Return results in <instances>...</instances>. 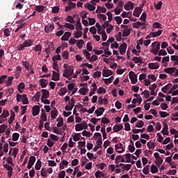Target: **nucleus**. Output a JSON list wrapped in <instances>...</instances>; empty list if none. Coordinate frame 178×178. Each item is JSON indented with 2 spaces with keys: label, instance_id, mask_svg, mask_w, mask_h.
<instances>
[{
  "label": "nucleus",
  "instance_id": "37",
  "mask_svg": "<svg viewBox=\"0 0 178 178\" xmlns=\"http://www.w3.org/2000/svg\"><path fill=\"white\" fill-rule=\"evenodd\" d=\"M133 15L134 16H135V17H140V15H141V12L140 11V9L138 8H136Z\"/></svg>",
  "mask_w": 178,
  "mask_h": 178
},
{
  "label": "nucleus",
  "instance_id": "47",
  "mask_svg": "<svg viewBox=\"0 0 178 178\" xmlns=\"http://www.w3.org/2000/svg\"><path fill=\"white\" fill-rule=\"evenodd\" d=\"M35 169L36 170H40V169H41V160L40 159L38 160L35 165Z\"/></svg>",
  "mask_w": 178,
  "mask_h": 178
},
{
  "label": "nucleus",
  "instance_id": "15",
  "mask_svg": "<svg viewBox=\"0 0 178 178\" xmlns=\"http://www.w3.org/2000/svg\"><path fill=\"white\" fill-rule=\"evenodd\" d=\"M41 92H42V99H45L46 98H49V91L46 89H42Z\"/></svg>",
  "mask_w": 178,
  "mask_h": 178
},
{
  "label": "nucleus",
  "instance_id": "5",
  "mask_svg": "<svg viewBox=\"0 0 178 178\" xmlns=\"http://www.w3.org/2000/svg\"><path fill=\"white\" fill-rule=\"evenodd\" d=\"M55 29V26H54V24H48L44 27V31L47 33V34H49V33H51V31H54V29Z\"/></svg>",
  "mask_w": 178,
  "mask_h": 178
},
{
  "label": "nucleus",
  "instance_id": "1",
  "mask_svg": "<svg viewBox=\"0 0 178 178\" xmlns=\"http://www.w3.org/2000/svg\"><path fill=\"white\" fill-rule=\"evenodd\" d=\"M74 73V70H73V67H69L68 69H65L64 70V72L63 74V76L64 77H66L67 79L70 77Z\"/></svg>",
  "mask_w": 178,
  "mask_h": 178
},
{
  "label": "nucleus",
  "instance_id": "19",
  "mask_svg": "<svg viewBox=\"0 0 178 178\" xmlns=\"http://www.w3.org/2000/svg\"><path fill=\"white\" fill-rule=\"evenodd\" d=\"M104 112H105V108L100 107L95 111V113H96L97 116H102Z\"/></svg>",
  "mask_w": 178,
  "mask_h": 178
},
{
  "label": "nucleus",
  "instance_id": "55",
  "mask_svg": "<svg viewBox=\"0 0 178 178\" xmlns=\"http://www.w3.org/2000/svg\"><path fill=\"white\" fill-rule=\"evenodd\" d=\"M8 116H9V111H8V110H3V113L1 114V118H3V119H5L8 118Z\"/></svg>",
  "mask_w": 178,
  "mask_h": 178
},
{
  "label": "nucleus",
  "instance_id": "12",
  "mask_svg": "<svg viewBox=\"0 0 178 178\" xmlns=\"http://www.w3.org/2000/svg\"><path fill=\"white\" fill-rule=\"evenodd\" d=\"M22 44H24V47H25V48L28 47H32L33 44H34V40L31 39H28L26 40H24Z\"/></svg>",
  "mask_w": 178,
  "mask_h": 178
},
{
  "label": "nucleus",
  "instance_id": "59",
  "mask_svg": "<svg viewBox=\"0 0 178 178\" xmlns=\"http://www.w3.org/2000/svg\"><path fill=\"white\" fill-rule=\"evenodd\" d=\"M81 136V134L79 133L75 134L74 136H73L74 141H79V140H80Z\"/></svg>",
  "mask_w": 178,
  "mask_h": 178
},
{
  "label": "nucleus",
  "instance_id": "44",
  "mask_svg": "<svg viewBox=\"0 0 178 178\" xmlns=\"http://www.w3.org/2000/svg\"><path fill=\"white\" fill-rule=\"evenodd\" d=\"M40 175L42 177H48V172H47V170H45L44 168H42V170L40 171Z\"/></svg>",
  "mask_w": 178,
  "mask_h": 178
},
{
  "label": "nucleus",
  "instance_id": "4",
  "mask_svg": "<svg viewBox=\"0 0 178 178\" xmlns=\"http://www.w3.org/2000/svg\"><path fill=\"white\" fill-rule=\"evenodd\" d=\"M95 137H99V139L97 140L96 144L97 147L102 146V135L99 132H96L94 134Z\"/></svg>",
  "mask_w": 178,
  "mask_h": 178
},
{
  "label": "nucleus",
  "instance_id": "42",
  "mask_svg": "<svg viewBox=\"0 0 178 178\" xmlns=\"http://www.w3.org/2000/svg\"><path fill=\"white\" fill-rule=\"evenodd\" d=\"M114 79H115V77L113 76H112L108 79H104L105 84H111V83H112V81H113Z\"/></svg>",
  "mask_w": 178,
  "mask_h": 178
},
{
  "label": "nucleus",
  "instance_id": "62",
  "mask_svg": "<svg viewBox=\"0 0 178 178\" xmlns=\"http://www.w3.org/2000/svg\"><path fill=\"white\" fill-rule=\"evenodd\" d=\"M153 28L154 29H162V24L159 22H154L153 23Z\"/></svg>",
  "mask_w": 178,
  "mask_h": 178
},
{
  "label": "nucleus",
  "instance_id": "45",
  "mask_svg": "<svg viewBox=\"0 0 178 178\" xmlns=\"http://www.w3.org/2000/svg\"><path fill=\"white\" fill-rule=\"evenodd\" d=\"M74 34V38H80V37L83 35V32L81 31H75Z\"/></svg>",
  "mask_w": 178,
  "mask_h": 178
},
{
  "label": "nucleus",
  "instance_id": "14",
  "mask_svg": "<svg viewBox=\"0 0 178 178\" xmlns=\"http://www.w3.org/2000/svg\"><path fill=\"white\" fill-rule=\"evenodd\" d=\"M113 130V133H118L120 131V130H123V124H116L115 125H114Z\"/></svg>",
  "mask_w": 178,
  "mask_h": 178
},
{
  "label": "nucleus",
  "instance_id": "31",
  "mask_svg": "<svg viewBox=\"0 0 178 178\" xmlns=\"http://www.w3.org/2000/svg\"><path fill=\"white\" fill-rule=\"evenodd\" d=\"M44 10H45V6H36L35 7V10H36V12H38L39 13H41V12H42Z\"/></svg>",
  "mask_w": 178,
  "mask_h": 178
},
{
  "label": "nucleus",
  "instance_id": "7",
  "mask_svg": "<svg viewBox=\"0 0 178 178\" xmlns=\"http://www.w3.org/2000/svg\"><path fill=\"white\" fill-rule=\"evenodd\" d=\"M115 150L118 154H122V152H124V148H123V144L118 143L115 145Z\"/></svg>",
  "mask_w": 178,
  "mask_h": 178
},
{
  "label": "nucleus",
  "instance_id": "33",
  "mask_svg": "<svg viewBox=\"0 0 178 178\" xmlns=\"http://www.w3.org/2000/svg\"><path fill=\"white\" fill-rule=\"evenodd\" d=\"M171 86H172V83H168V84L165 85L164 87H163L161 88L162 92H164V94H166V92H168V90H169V88H170Z\"/></svg>",
  "mask_w": 178,
  "mask_h": 178
},
{
  "label": "nucleus",
  "instance_id": "27",
  "mask_svg": "<svg viewBox=\"0 0 178 178\" xmlns=\"http://www.w3.org/2000/svg\"><path fill=\"white\" fill-rule=\"evenodd\" d=\"M99 103L100 105H108V99L102 98L101 97H99Z\"/></svg>",
  "mask_w": 178,
  "mask_h": 178
},
{
  "label": "nucleus",
  "instance_id": "22",
  "mask_svg": "<svg viewBox=\"0 0 178 178\" xmlns=\"http://www.w3.org/2000/svg\"><path fill=\"white\" fill-rule=\"evenodd\" d=\"M153 49L156 51H159L161 49V44L159 42H154L152 44Z\"/></svg>",
  "mask_w": 178,
  "mask_h": 178
},
{
  "label": "nucleus",
  "instance_id": "18",
  "mask_svg": "<svg viewBox=\"0 0 178 178\" xmlns=\"http://www.w3.org/2000/svg\"><path fill=\"white\" fill-rule=\"evenodd\" d=\"M32 51L35 52H42V46L41 44H35L34 47H32Z\"/></svg>",
  "mask_w": 178,
  "mask_h": 178
},
{
  "label": "nucleus",
  "instance_id": "28",
  "mask_svg": "<svg viewBox=\"0 0 178 178\" xmlns=\"http://www.w3.org/2000/svg\"><path fill=\"white\" fill-rule=\"evenodd\" d=\"M13 81V76H9L5 82L6 87H9V86H12Z\"/></svg>",
  "mask_w": 178,
  "mask_h": 178
},
{
  "label": "nucleus",
  "instance_id": "61",
  "mask_svg": "<svg viewBox=\"0 0 178 178\" xmlns=\"http://www.w3.org/2000/svg\"><path fill=\"white\" fill-rule=\"evenodd\" d=\"M78 144H79L78 145L79 149H81L83 147H86V141H83V142L79 141Z\"/></svg>",
  "mask_w": 178,
  "mask_h": 178
},
{
  "label": "nucleus",
  "instance_id": "63",
  "mask_svg": "<svg viewBox=\"0 0 178 178\" xmlns=\"http://www.w3.org/2000/svg\"><path fill=\"white\" fill-rule=\"evenodd\" d=\"M143 126H144V122H143V120L138 121L136 124V127H138L140 129H141V127H143Z\"/></svg>",
  "mask_w": 178,
  "mask_h": 178
},
{
  "label": "nucleus",
  "instance_id": "43",
  "mask_svg": "<svg viewBox=\"0 0 178 178\" xmlns=\"http://www.w3.org/2000/svg\"><path fill=\"white\" fill-rule=\"evenodd\" d=\"M83 55H85L86 59H88V60H90V58H91V54H90V52H88L87 50L83 49Z\"/></svg>",
  "mask_w": 178,
  "mask_h": 178
},
{
  "label": "nucleus",
  "instance_id": "2",
  "mask_svg": "<svg viewBox=\"0 0 178 178\" xmlns=\"http://www.w3.org/2000/svg\"><path fill=\"white\" fill-rule=\"evenodd\" d=\"M4 169H6L8 170V177L10 178L12 177V175H13V165H9V164L6 163L3 165Z\"/></svg>",
  "mask_w": 178,
  "mask_h": 178
},
{
  "label": "nucleus",
  "instance_id": "53",
  "mask_svg": "<svg viewBox=\"0 0 178 178\" xmlns=\"http://www.w3.org/2000/svg\"><path fill=\"white\" fill-rule=\"evenodd\" d=\"M67 92V89L66 88H62L60 90V93L59 95H60V97L65 95V94H66Z\"/></svg>",
  "mask_w": 178,
  "mask_h": 178
},
{
  "label": "nucleus",
  "instance_id": "46",
  "mask_svg": "<svg viewBox=\"0 0 178 178\" xmlns=\"http://www.w3.org/2000/svg\"><path fill=\"white\" fill-rule=\"evenodd\" d=\"M158 172V167H156V165L152 164L151 165V172L153 174H155Z\"/></svg>",
  "mask_w": 178,
  "mask_h": 178
},
{
  "label": "nucleus",
  "instance_id": "39",
  "mask_svg": "<svg viewBox=\"0 0 178 178\" xmlns=\"http://www.w3.org/2000/svg\"><path fill=\"white\" fill-rule=\"evenodd\" d=\"M53 69L59 73V65L58 61H53Z\"/></svg>",
  "mask_w": 178,
  "mask_h": 178
},
{
  "label": "nucleus",
  "instance_id": "41",
  "mask_svg": "<svg viewBox=\"0 0 178 178\" xmlns=\"http://www.w3.org/2000/svg\"><path fill=\"white\" fill-rule=\"evenodd\" d=\"M143 173H144V175H149V165L144 167V168L143 169Z\"/></svg>",
  "mask_w": 178,
  "mask_h": 178
},
{
  "label": "nucleus",
  "instance_id": "24",
  "mask_svg": "<svg viewBox=\"0 0 178 178\" xmlns=\"http://www.w3.org/2000/svg\"><path fill=\"white\" fill-rule=\"evenodd\" d=\"M168 124H164L163 130L161 131L163 136H168L169 135V131H168Z\"/></svg>",
  "mask_w": 178,
  "mask_h": 178
},
{
  "label": "nucleus",
  "instance_id": "8",
  "mask_svg": "<svg viewBox=\"0 0 178 178\" xmlns=\"http://www.w3.org/2000/svg\"><path fill=\"white\" fill-rule=\"evenodd\" d=\"M119 49L120 54L121 55H124V54H126V49H127V44L122 43V44H120Z\"/></svg>",
  "mask_w": 178,
  "mask_h": 178
},
{
  "label": "nucleus",
  "instance_id": "38",
  "mask_svg": "<svg viewBox=\"0 0 178 178\" xmlns=\"http://www.w3.org/2000/svg\"><path fill=\"white\" fill-rule=\"evenodd\" d=\"M76 46L79 49H81L83 48V45H84V40H77Z\"/></svg>",
  "mask_w": 178,
  "mask_h": 178
},
{
  "label": "nucleus",
  "instance_id": "34",
  "mask_svg": "<svg viewBox=\"0 0 178 178\" xmlns=\"http://www.w3.org/2000/svg\"><path fill=\"white\" fill-rule=\"evenodd\" d=\"M85 8H86L87 9H88V10H90L91 12H92V10H95V6L90 4L88 3L85 5Z\"/></svg>",
  "mask_w": 178,
  "mask_h": 178
},
{
  "label": "nucleus",
  "instance_id": "54",
  "mask_svg": "<svg viewBox=\"0 0 178 178\" xmlns=\"http://www.w3.org/2000/svg\"><path fill=\"white\" fill-rule=\"evenodd\" d=\"M76 86V84L74 83H69L67 86V90L69 91H73V90H74V86Z\"/></svg>",
  "mask_w": 178,
  "mask_h": 178
},
{
  "label": "nucleus",
  "instance_id": "29",
  "mask_svg": "<svg viewBox=\"0 0 178 178\" xmlns=\"http://www.w3.org/2000/svg\"><path fill=\"white\" fill-rule=\"evenodd\" d=\"M140 26H145V23L137 22L133 24L134 29H140Z\"/></svg>",
  "mask_w": 178,
  "mask_h": 178
},
{
  "label": "nucleus",
  "instance_id": "51",
  "mask_svg": "<svg viewBox=\"0 0 178 178\" xmlns=\"http://www.w3.org/2000/svg\"><path fill=\"white\" fill-rule=\"evenodd\" d=\"M125 158H126V162L127 163H130L131 162V154L130 153L126 154H125Z\"/></svg>",
  "mask_w": 178,
  "mask_h": 178
},
{
  "label": "nucleus",
  "instance_id": "10",
  "mask_svg": "<svg viewBox=\"0 0 178 178\" xmlns=\"http://www.w3.org/2000/svg\"><path fill=\"white\" fill-rule=\"evenodd\" d=\"M134 8V3L131 1H128L127 4L124 6L125 10H130Z\"/></svg>",
  "mask_w": 178,
  "mask_h": 178
},
{
  "label": "nucleus",
  "instance_id": "32",
  "mask_svg": "<svg viewBox=\"0 0 178 178\" xmlns=\"http://www.w3.org/2000/svg\"><path fill=\"white\" fill-rule=\"evenodd\" d=\"M69 165V161L66 160H63L60 163V169L62 170L65 169V166H67Z\"/></svg>",
  "mask_w": 178,
  "mask_h": 178
},
{
  "label": "nucleus",
  "instance_id": "48",
  "mask_svg": "<svg viewBox=\"0 0 178 178\" xmlns=\"http://www.w3.org/2000/svg\"><path fill=\"white\" fill-rule=\"evenodd\" d=\"M163 162V159H162V157H159L157 159H156V163L157 165V166H161V165H162Z\"/></svg>",
  "mask_w": 178,
  "mask_h": 178
},
{
  "label": "nucleus",
  "instance_id": "9",
  "mask_svg": "<svg viewBox=\"0 0 178 178\" xmlns=\"http://www.w3.org/2000/svg\"><path fill=\"white\" fill-rule=\"evenodd\" d=\"M32 115L33 116H37L40 115V106H33L32 108Z\"/></svg>",
  "mask_w": 178,
  "mask_h": 178
},
{
  "label": "nucleus",
  "instance_id": "49",
  "mask_svg": "<svg viewBox=\"0 0 178 178\" xmlns=\"http://www.w3.org/2000/svg\"><path fill=\"white\" fill-rule=\"evenodd\" d=\"M95 176L96 178H101V177H104L105 175H104L103 172L101 171H97L95 172Z\"/></svg>",
  "mask_w": 178,
  "mask_h": 178
},
{
  "label": "nucleus",
  "instance_id": "6",
  "mask_svg": "<svg viewBox=\"0 0 178 178\" xmlns=\"http://www.w3.org/2000/svg\"><path fill=\"white\" fill-rule=\"evenodd\" d=\"M35 161H36L35 156H30L28 165H27L28 169H31V168H33V165L35 163Z\"/></svg>",
  "mask_w": 178,
  "mask_h": 178
},
{
  "label": "nucleus",
  "instance_id": "26",
  "mask_svg": "<svg viewBox=\"0 0 178 178\" xmlns=\"http://www.w3.org/2000/svg\"><path fill=\"white\" fill-rule=\"evenodd\" d=\"M39 81L40 83V86H41L42 88H45V87H47V86H48V81H47L44 79H40Z\"/></svg>",
  "mask_w": 178,
  "mask_h": 178
},
{
  "label": "nucleus",
  "instance_id": "60",
  "mask_svg": "<svg viewBox=\"0 0 178 178\" xmlns=\"http://www.w3.org/2000/svg\"><path fill=\"white\" fill-rule=\"evenodd\" d=\"M159 115L161 118H168L169 116V113H166V111H159Z\"/></svg>",
  "mask_w": 178,
  "mask_h": 178
},
{
  "label": "nucleus",
  "instance_id": "11",
  "mask_svg": "<svg viewBox=\"0 0 178 178\" xmlns=\"http://www.w3.org/2000/svg\"><path fill=\"white\" fill-rule=\"evenodd\" d=\"M159 63H149L148 64L149 69H151V70H154L155 69H159Z\"/></svg>",
  "mask_w": 178,
  "mask_h": 178
},
{
  "label": "nucleus",
  "instance_id": "30",
  "mask_svg": "<svg viewBox=\"0 0 178 178\" xmlns=\"http://www.w3.org/2000/svg\"><path fill=\"white\" fill-rule=\"evenodd\" d=\"M131 31H130V29L129 28L124 29L122 32V37H129L130 35Z\"/></svg>",
  "mask_w": 178,
  "mask_h": 178
},
{
  "label": "nucleus",
  "instance_id": "52",
  "mask_svg": "<svg viewBox=\"0 0 178 178\" xmlns=\"http://www.w3.org/2000/svg\"><path fill=\"white\" fill-rule=\"evenodd\" d=\"M82 136H83L84 137H91L92 136V134L91 132H88L86 130H84L82 132Z\"/></svg>",
  "mask_w": 178,
  "mask_h": 178
},
{
  "label": "nucleus",
  "instance_id": "35",
  "mask_svg": "<svg viewBox=\"0 0 178 178\" xmlns=\"http://www.w3.org/2000/svg\"><path fill=\"white\" fill-rule=\"evenodd\" d=\"M120 159H122V161H120ZM119 161H120V162H124V158L120 155H118L116 156L115 159V163H117V165H119Z\"/></svg>",
  "mask_w": 178,
  "mask_h": 178
},
{
  "label": "nucleus",
  "instance_id": "17",
  "mask_svg": "<svg viewBox=\"0 0 178 178\" xmlns=\"http://www.w3.org/2000/svg\"><path fill=\"white\" fill-rule=\"evenodd\" d=\"M53 75L51 77V80H53L54 81H59L60 78H59V73L55 72V71H52Z\"/></svg>",
  "mask_w": 178,
  "mask_h": 178
},
{
  "label": "nucleus",
  "instance_id": "36",
  "mask_svg": "<svg viewBox=\"0 0 178 178\" xmlns=\"http://www.w3.org/2000/svg\"><path fill=\"white\" fill-rule=\"evenodd\" d=\"M82 29L81 22H80V17H78L76 24V30H82Z\"/></svg>",
  "mask_w": 178,
  "mask_h": 178
},
{
  "label": "nucleus",
  "instance_id": "64",
  "mask_svg": "<svg viewBox=\"0 0 178 178\" xmlns=\"http://www.w3.org/2000/svg\"><path fill=\"white\" fill-rule=\"evenodd\" d=\"M171 120L174 122L178 120V111L174 114H172V117L171 118Z\"/></svg>",
  "mask_w": 178,
  "mask_h": 178
},
{
  "label": "nucleus",
  "instance_id": "50",
  "mask_svg": "<svg viewBox=\"0 0 178 178\" xmlns=\"http://www.w3.org/2000/svg\"><path fill=\"white\" fill-rule=\"evenodd\" d=\"M75 130H76V131H81V130H84V129H83L81 124H76L75 125Z\"/></svg>",
  "mask_w": 178,
  "mask_h": 178
},
{
  "label": "nucleus",
  "instance_id": "58",
  "mask_svg": "<svg viewBox=\"0 0 178 178\" xmlns=\"http://www.w3.org/2000/svg\"><path fill=\"white\" fill-rule=\"evenodd\" d=\"M47 113H43L41 114L40 115V120L41 122H47Z\"/></svg>",
  "mask_w": 178,
  "mask_h": 178
},
{
  "label": "nucleus",
  "instance_id": "57",
  "mask_svg": "<svg viewBox=\"0 0 178 178\" xmlns=\"http://www.w3.org/2000/svg\"><path fill=\"white\" fill-rule=\"evenodd\" d=\"M65 29H70V30H74V25L69 23H65Z\"/></svg>",
  "mask_w": 178,
  "mask_h": 178
},
{
  "label": "nucleus",
  "instance_id": "20",
  "mask_svg": "<svg viewBox=\"0 0 178 178\" xmlns=\"http://www.w3.org/2000/svg\"><path fill=\"white\" fill-rule=\"evenodd\" d=\"M132 62H134V63H144V62H143V57H141V56L133 57Z\"/></svg>",
  "mask_w": 178,
  "mask_h": 178
},
{
  "label": "nucleus",
  "instance_id": "3",
  "mask_svg": "<svg viewBox=\"0 0 178 178\" xmlns=\"http://www.w3.org/2000/svg\"><path fill=\"white\" fill-rule=\"evenodd\" d=\"M129 79L131 80V84H136L137 83V74L134 73V72L131 71L129 74Z\"/></svg>",
  "mask_w": 178,
  "mask_h": 178
},
{
  "label": "nucleus",
  "instance_id": "25",
  "mask_svg": "<svg viewBox=\"0 0 178 178\" xmlns=\"http://www.w3.org/2000/svg\"><path fill=\"white\" fill-rule=\"evenodd\" d=\"M162 30H159L156 32H151L150 33V35H152V37H153V38H155V37H159V35H161V34H162Z\"/></svg>",
  "mask_w": 178,
  "mask_h": 178
},
{
  "label": "nucleus",
  "instance_id": "13",
  "mask_svg": "<svg viewBox=\"0 0 178 178\" xmlns=\"http://www.w3.org/2000/svg\"><path fill=\"white\" fill-rule=\"evenodd\" d=\"M72 36V33L65 32L64 35L61 37V41H69V38Z\"/></svg>",
  "mask_w": 178,
  "mask_h": 178
},
{
  "label": "nucleus",
  "instance_id": "40",
  "mask_svg": "<svg viewBox=\"0 0 178 178\" xmlns=\"http://www.w3.org/2000/svg\"><path fill=\"white\" fill-rule=\"evenodd\" d=\"M22 102L24 105H26L27 104H29V98H27V95H23Z\"/></svg>",
  "mask_w": 178,
  "mask_h": 178
},
{
  "label": "nucleus",
  "instance_id": "16",
  "mask_svg": "<svg viewBox=\"0 0 178 178\" xmlns=\"http://www.w3.org/2000/svg\"><path fill=\"white\" fill-rule=\"evenodd\" d=\"M102 73L104 77H109V76H112V74H113V72L111 70H103Z\"/></svg>",
  "mask_w": 178,
  "mask_h": 178
},
{
  "label": "nucleus",
  "instance_id": "21",
  "mask_svg": "<svg viewBox=\"0 0 178 178\" xmlns=\"http://www.w3.org/2000/svg\"><path fill=\"white\" fill-rule=\"evenodd\" d=\"M59 112H58V109L54 108L53 111H51V117L52 120L56 119Z\"/></svg>",
  "mask_w": 178,
  "mask_h": 178
},
{
  "label": "nucleus",
  "instance_id": "56",
  "mask_svg": "<svg viewBox=\"0 0 178 178\" xmlns=\"http://www.w3.org/2000/svg\"><path fill=\"white\" fill-rule=\"evenodd\" d=\"M19 137H20V134L17 133L13 134V141H17V140H19Z\"/></svg>",
  "mask_w": 178,
  "mask_h": 178
},
{
  "label": "nucleus",
  "instance_id": "23",
  "mask_svg": "<svg viewBox=\"0 0 178 178\" xmlns=\"http://www.w3.org/2000/svg\"><path fill=\"white\" fill-rule=\"evenodd\" d=\"M165 73H168V74H173L175 72H176V67H168L164 70Z\"/></svg>",
  "mask_w": 178,
  "mask_h": 178
}]
</instances>
